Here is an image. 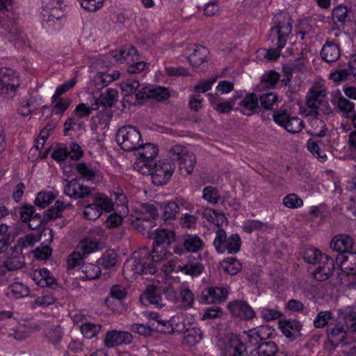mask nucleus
<instances>
[{"label":"nucleus","mask_w":356,"mask_h":356,"mask_svg":"<svg viewBox=\"0 0 356 356\" xmlns=\"http://www.w3.org/2000/svg\"><path fill=\"white\" fill-rule=\"evenodd\" d=\"M29 293V288L21 282H15L10 284L6 291L7 296L15 299L26 297Z\"/></svg>","instance_id":"42"},{"label":"nucleus","mask_w":356,"mask_h":356,"mask_svg":"<svg viewBox=\"0 0 356 356\" xmlns=\"http://www.w3.org/2000/svg\"><path fill=\"white\" fill-rule=\"evenodd\" d=\"M207 96L213 109L223 114L229 113L236 105L237 101L239 99V95H234L225 102H222L220 97L213 95V93H208Z\"/></svg>","instance_id":"18"},{"label":"nucleus","mask_w":356,"mask_h":356,"mask_svg":"<svg viewBox=\"0 0 356 356\" xmlns=\"http://www.w3.org/2000/svg\"><path fill=\"white\" fill-rule=\"evenodd\" d=\"M66 5L64 0H44L42 15L47 17L44 26H51V22H56V28L60 26V19L63 16V9Z\"/></svg>","instance_id":"10"},{"label":"nucleus","mask_w":356,"mask_h":356,"mask_svg":"<svg viewBox=\"0 0 356 356\" xmlns=\"http://www.w3.org/2000/svg\"><path fill=\"white\" fill-rule=\"evenodd\" d=\"M93 202L96 204L100 211H103L110 212L113 209V202L111 199L108 197L105 194L97 193L92 196Z\"/></svg>","instance_id":"43"},{"label":"nucleus","mask_w":356,"mask_h":356,"mask_svg":"<svg viewBox=\"0 0 356 356\" xmlns=\"http://www.w3.org/2000/svg\"><path fill=\"white\" fill-rule=\"evenodd\" d=\"M203 240L196 234H186L174 247L175 254L181 255L185 251L187 252L197 253L204 248Z\"/></svg>","instance_id":"12"},{"label":"nucleus","mask_w":356,"mask_h":356,"mask_svg":"<svg viewBox=\"0 0 356 356\" xmlns=\"http://www.w3.org/2000/svg\"><path fill=\"white\" fill-rule=\"evenodd\" d=\"M136 97L137 99H154L160 102L169 97V92L167 88L161 86L143 87L136 93Z\"/></svg>","instance_id":"21"},{"label":"nucleus","mask_w":356,"mask_h":356,"mask_svg":"<svg viewBox=\"0 0 356 356\" xmlns=\"http://www.w3.org/2000/svg\"><path fill=\"white\" fill-rule=\"evenodd\" d=\"M332 102L345 115H348L355 109V104L342 96L338 97Z\"/></svg>","instance_id":"53"},{"label":"nucleus","mask_w":356,"mask_h":356,"mask_svg":"<svg viewBox=\"0 0 356 356\" xmlns=\"http://www.w3.org/2000/svg\"><path fill=\"white\" fill-rule=\"evenodd\" d=\"M97 262L99 266H102L106 269H110L114 267L117 263V254L113 250L108 251Z\"/></svg>","instance_id":"52"},{"label":"nucleus","mask_w":356,"mask_h":356,"mask_svg":"<svg viewBox=\"0 0 356 356\" xmlns=\"http://www.w3.org/2000/svg\"><path fill=\"white\" fill-rule=\"evenodd\" d=\"M136 156L133 167L134 169L142 175H149L151 172V166L158 154V148L152 143H147L140 145L135 149Z\"/></svg>","instance_id":"3"},{"label":"nucleus","mask_w":356,"mask_h":356,"mask_svg":"<svg viewBox=\"0 0 356 356\" xmlns=\"http://www.w3.org/2000/svg\"><path fill=\"white\" fill-rule=\"evenodd\" d=\"M334 269L333 259L330 257H325L324 259L318 263V266L312 274L313 277L320 282L329 279Z\"/></svg>","instance_id":"24"},{"label":"nucleus","mask_w":356,"mask_h":356,"mask_svg":"<svg viewBox=\"0 0 356 356\" xmlns=\"http://www.w3.org/2000/svg\"><path fill=\"white\" fill-rule=\"evenodd\" d=\"M102 213L93 202L84 207L83 211V217L90 220L97 219L101 216Z\"/></svg>","instance_id":"64"},{"label":"nucleus","mask_w":356,"mask_h":356,"mask_svg":"<svg viewBox=\"0 0 356 356\" xmlns=\"http://www.w3.org/2000/svg\"><path fill=\"white\" fill-rule=\"evenodd\" d=\"M165 246L154 245L150 252L147 248H142L136 251L131 259L124 264V273L131 272L133 275L154 274L157 269L162 270V266L167 264L170 259L171 252Z\"/></svg>","instance_id":"1"},{"label":"nucleus","mask_w":356,"mask_h":356,"mask_svg":"<svg viewBox=\"0 0 356 356\" xmlns=\"http://www.w3.org/2000/svg\"><path fill=\"white\" fill-rule=\"evenodd\" d=\"M184 333L183 341L190 346H195L202 339V332L199 327L188 328Z\"/></svg>","instance_id":"45"},{"label":"nucleus","mask_w":356,"mask_h":356,"mask_svg":"<svg viewBox=\"0 0 356 356\" xmlns=\"http://www.w3.org/2000/svg\"><path fill=\"white\" fill-rule=\"evenodd\" d=\"M24 259L20 257H13L8 258L6 261H3V268L7 270L9 273L10 271L17 270L22 268L24 266Z\"/></svg>","instance_id":"60"},{"label":"nucleus","mask_w":356,"mask_h":356,"mask_svg":"<svg viewBox=\"0 0 356 356\" xmlns=\"http://www.w3.org/2000/svg\"><path fill=\"white\" fill-rule=\"evenodd\" d=\"M337 263L339 264L341 270L347 275L356 274V253L339 254L336 258Z\"/></svg>","instance_id":"30"},{"label":"nucleus","mask_w":356,"mask_h":356,"mask_svg":"<svg viewBox=\"0 0 356 356\" xmlns=\"http://www.w3.org/2000/svg\"><path fill=\"white\" fill-rule=\"evenodd\" d=\"M11 0H0V28H3L10 34L14 35L18 33L14 20L8 15L5 16V10L8 11L7 5Z\"/></svg>","instance_id":"31"},{"label":"nucleus","mask_w":356,"mask_h":356,"mask_svg":"<svg viewBox=\"0 0 356 356\" xmlns=\"http://www.w3.org/2000/svg\"><path fill=\"white\" fill-rule=\"evenodd\" d=\"M63 334V332L60 326L56 325L45 330L44 338L49 343L57 344L60 341Z\"/></svg>","instance_id":"48"},{"label":"nucleus","mask_w":356,"mask_h":356,"mask_svg":"<svg viewBox=\"0 0 356 356\" xmlns=\"http://www.w3.org/2000/svg\"><path fill=\"white\" fill-rule=\"evenodd\" d=\"M222 266L224 271L231 275H236L241 270L240 261L234 257L224 259Z\"/></svg>","instance_id":"50"},{"label":"nucleus","mask_w":356,"mask_h":356,"mask_svg":"<svg viewBox=\"0 0 356 356\" xmlns=\"http://www.w3.org/2000/svg\"><path fill=\"white\" fill-rule=\"evenodd\" d=\"M98 108V102L92 104L91 106H88L86 104L81 103L76 106L74 113L79 118H85L88 117L91 113L92 111L97 110Z\"/></svg>","instance_id":"57"},{"label":"nucleus","mask_w":356,"mask_h":356,"mask_svg":"<svg viewBox=\"0 0 356 356\" xmlns=\"http://www.w3.org/2000/svg\"><path fill=\"white\" fill-rule=\"evenodd\" d=\"M177 161L181 173L188 175L193 171L196 159L193 153L187 152Z\"/></svg>","instance_id":"35"},{"label":"nucleus","mask_w":356,"mask_h":356,"mask_svg":"<svg viewBox=\"0 0 356 356\" xmlns=\"http://www.w3.org/2000/svg\"><path fill=\"white\" fill-rule=\"evenodd\" d=\"M277 350V347L273 341L260 343L253 350H250V356H273Z\"/></svg>","instance_id":"36"},{"label":"nucleus","mask_w":356,"mask_h":356,"mask_svg":"<svg viewBox=\"0 0 356 356\" xmlns=\"http://www.w3.org/2000/svg\"><path fill=\"white\" fill-rule=\"evenodd\" d=\"M140 300L145 306L152 305L156 308H161L165 305L160 289L152 285L147 287L146 291L140 296Z\"/></svg>","instance_id":"22"},{"label":"nucleus","mask_w":356,"mask_h":356,"mask_svg":"<svg viewBox=\"0 0 356 356\" xmlns=\"http://www.w3.org/2000/svg\"><path fill=\"white\" fill-rule=\"evenodd\" d=\"M20 85L19 74L9 67L0 68V97L10 99L14 97Z\"/></svg>","instance_id":"6"},{"label":"nucleus","mask_w":356,"mask_h":356,"mask_svg":"<svg viewBox=\"0 0 356 356\" xmlns=\"http://www.w3.org/2000/svg\"><path fill=\"white\" fill-rule=\"evenodd\" d=\"M280 79V74L274 71L266 72L263 76L259 85L261 88H273Z\"/></svg>","instance_id":"51"},{"label":"nucleus","mask_w":356,"mask_h":356,"mask_svg":"<svg viewBox=\"0 0 356 356\" xmlns=\"http://www.w3.org/2000/svg\"><path fill=\"white\" fill-rule=\"evenodd\" d=\"M174 163L168 159H161L151 166L152 180L154 185L162 186L165 184L171 178L175 170Z\"/></svg>","instance_id":"8"},{"label":"nucleus","mask_w":356,"mask_h":356,"mask_svg":"<svg viewBox=\"0 0 356 356\" xmlns=\"http://www.w3.org/2000/svg\"><path fill=\"white\" fill-rule=\"evenodd\" d=\"M132 341L133 336L130 332L113 330L106 333L104 345L107 348H113L122 345H129Z\"/></svg>","instance_id":"15"},{"label":"nucleus","mask_w":356,"mask_h":356,"mask_svg":"<svg viewBox=\"0 0 356 356\" xmlns=\"http://www.w3.org/2000/svg\"><path fill=\"white\" fill-rule=\"evenodd\" d=\"M119 76L120 72L118 71H113L111 73L100 72L94 76V83L95 86L100 89L106 87L112 81L118 79Z\"/></svg>","instance_id":"37"},{"label":"nucleus","mask_w":356,"mask_h":356,"mask_svg":"<svg viewBox=\"0 0 356 356\" xmlns=\"http://www.w3.org/2000/svg\"><path fill=\"white\" fill-rule=\"evenodd\" d=\"M227 308L233 317L250 321L256 316L253 308L243 300H236L227 303Z\"/></svg>","instance_id":"13"},{"label":"nucleus","mask_w":356,"mask_h":356,"mask_svg":"<svg viewBox=\"0 0 356 356\" xmlns=\"http://www.w3.org/2000/svg\"><path fill=\"white\" fill-rule=\"evenodd\" d=\"M99 248V242L97 239L92 237H87L81 241L76 247V249L81 252L85 257L89 254L98 250Z\"/></svg>","instance_id":"40"},{"label":"nucleus","mask_w":356,"mask_h":356,"mask_svg":"<svg viewBox=\"0 0 356 356\" xmlns=\"http://www.w3.org/2000/svg\"><path fill=\"white\" fill-rule=\"evenodd\" d=\"M55 198L56 196L52 192L42 191L38 193L37 197L35 200V204L36 206L43 209L50 204Z\"/></svg>","instance_id":"58"},{"label":"nucleus","mask_w":356,"mask_h":356,"mask_svg":"<svg viewBox=\"0 0 356 356\" xmlns=\"http://www.w3.org/2000/svg\"><path fill=\"white\" fill-rule=\"evenodd\" d=\"M170 323L172 329L168 332L172 334L175 332H185L188 329L186 325L184 323V315H177L171 318L170 321H166V325Z\"/></svg>","instance_id":"49"},{"label":"nucleus","mask_w":356,"mask_h":356,"mask_svg":"<svg viewBox=\"0 0 356 356\" xmlns=\"http://www.w3.org/2000/svg\"><path fill=\"white\" fill-rule=\"evenodd\" d=\"M325 257H328L327 255H323L321 252L315 248H307L303 252V259L304 260L309 263L315 264L321 262L324 259Z\"/></svg>","instance_id":"47"},{"label":"nucleus","mask_w":356,"mask_h":356,"mask_svg":"<svg viewBox=\"0 0 356 356\" xmlns=\"http://www.w3.org/2000/svg\"><path fill=\"white\" fill-rule=\"evenodd\" d=\"M127 296L126 289L119 284L113 285L110 291L109 296L105 300L106 305L113 311L118 310L121 300Z\"/></svg>","instance_id":"26"},{"label":"nucleus","mask_w":356,"mask_h":356,"mask_svg":"<svg viewBox=\"0 0 356 356\" xmlns=\"http://www.w3.org/2000/svg\"><path fill=\"white\" fill-rule=\"evenodd\" d=\"M346 337V331L343 325H334L332 327L329 325L327 328V337L332 345L337 346L343 342Z\"/></svg>","instance_id":"38"},{"label":"nucleus","mask_w":356,"mask_h":356,"mask_svg":"<svg viewBox=\"0 0 356 356\" xmlns=\"http://www.w3.org/2000/svg\"><path fill=\"white\" fill-rule=\"evenodd\" d=\"M213 245L217 252L220 254L226 252L228 254H236L241 249V240L238 234H232L227 236L224 229L218 228Z\"/></svg>","instance_id":"5"},{"label":"nucleus","mask_w":356,"mask_h":356,"mask_svg":"<svg viewBox=\"0 0 356 356\" xmlns=\"http://www.w3.org/2000/svg\"><path fill=\"white\" fill-rule=\"evenodd\" d=\"M321 56L327 63L337 61L340 56L339 46L332 42H326L321 49Z\"/></svg>","instance_id":"34"},{"label":"nucleus","mask_w":356,"mask_h":356,"mask_svg":"<svg viewBox=\"0 0 356 356\" xmlns=\"http://www.w3.org/2000/svg\"><path fill=\"white\" fill-rule=\"evenodd\" d=\"M283 204L289 209H297L303 205L302 200L296 193H290L282 200Z\"/></svg>","instance_id":"61"},{"label":"nucleus","mask_w":356,"mask_h":356,"mask_svg":"<svg viewBox=\"0 0 356 356\" xmlns=\"http://www.w3.org/2000/svg\"><path fill=\"white\" fill-rule=\"evenodd\" d=\"M246 345L239 337L231 336L222 350L224 356H244L246 353Z\"/></svg>","instance_id":"20"},{"label":"nucleus","mask_w":356,"mask_h":356,"mask_svg":"<svg viewBox=\"0 0 356 356\" xmlns=\"http://www.w3.org/2000/svg\"><path fill=\"white\" fill-rule=\"evenodd\" d=\"M73 205L71 203H65L63 201H56L54 207L48 209L47 216L50 219H55L62 216V212L64 210L72 209Z\"/></svg>","instance_id":"46"},{"label":"nucleus","mask_w":356,"mask_h":356,"mask_svg":"<svg viewBox=\"0 0 356 356\" xmlns=\"http://www.w3.org/2000/svg\"><path fill=\"white\" fill-rule=\"evenodd\" d=\"M32 278L41 287H53L56 284V279L47 268L35 270L32 274Z\"/></svg>","instance_id":"32"},{"label":"nucleus","mask_w":356,"mask_h":356,"mask_svg":"<svg viewBox=\"0 0 356 356\" xmlns=\"http://www.w3.org/2000/svg\"><path fill=\"white\" fill-rule=\"evenodd\" d=\"M76 170L81 178L86 181L96 182L100 180L99 170L90 163L80 162L76 165Z\"/></svg>","instance_id":"27"},{"label":"nucleus","mask_w":356,"mask_h":356,"mask_svg":"<svg viewBox=\"0 0 356 356\" xmlns=\"http://www.w3.org/2000/svg\"><path fill=\"white\" fill-rule=\"evenodd\" d=\"M202 197L208 202L216 204L220 200V195L216 188L208 186L203 189Z\"/></svg>","instance_id":"56"},{"label":"nucleus","mask_w":356,"mask_h":356,"mask_svg":"<svg viewBox=\"0 0 356 356\" xmlns=\"http://www.w3.org/2000/svg\"><path fill=\"white\" fill-rule=\"evenodd\" d=\"M116 140L122 149L127 152L134 151L140 145L141 134L134 126H124L118 129Z\"/></svg>","instance_id":"7"},{"label":"nucleus","mask_w":356,"mask_h":356,"mask_svg":"<svg viewBox=\"0 0 356 356\" xmlns=\"http://www.w3.org/2000/svg\"><path fill=\"white\" fill-rule=\"evenodd\" d=\"M278 100V96L275 92H268L260 95L259 101L261 107L270 110Z\"/></svg>","instance_id":"62"},{"label":"nucleus","mask_w":356,"mask_h":356,"mask_svg":"<svg viewBox=\"0 0 356 356\" xmlns=\"http://www.w3.org/2000/svg\"><path fill=\"white\" fill-rule=\"evenodd\" d=\"M332 18L334 24L340 28L350 21L351 10L345 6L339 5L332 10Z\"/></svg>","instance_id":"33"},{"label":"nucleus","mask_w":356,"mask_h":356,"mask_svg":"<svg viewBox=\"0 0 356 356\" xmlns=\"http://www.w3.org/2000/svg\"><path fill=\"white\" fill-rule=\"evenodd\" d=\"M187 50L191 51L188 59L194 67H198L204 63L209 54L207 48L198 44H192L188 47Z\"/></svg>","instance_id":"29"},{"label":"nucleus","mask_w":356,"mask_h":356,"mask_svg":"<svg viewBox=\"0 0 356 356\" xmlns=\"http://www.w3.org/2000/svg\"><path fill=\"white\" fill-rule=\"evenodd\" d=\"M315 113L307 114L309 126L307 133L313 137L321 138L325 136L327 127L325 122Z\"/></svg>","instance_id":"28"},{"label":"nucleus","mask_w":356,"mask_h":356,"mask_svg":"<svg viewBox=\"0 0 356 356\" xmlns=\"http://www.w3.org/2000/svg\"><path fill=\"white\" fill-rule=\"evenodd\" d=\"M330 248L339 254H346L351 252L353 245V238L346 234H337L334 236L330 243Z\"/></svg>","instance_id":"25"},{"label":"nucleus","mask_w":356,"mask_h":356,"mask_svg":"<svg viewBox=\"0 0 356 356\" xmlns=\"http://www.w3.org/2000/svg\"><path fill=\"white\" fill-rule=\"evenodd\" d=\"M102 325L92 323H86L81 325L80 329L83 337L90 339L95 337L100 331Z\"/></svg>","instance_id":"54"},{"label":"nucleus","mask_w":356,"mask_h":356,"mask_svg":"<svg viewBox=\"0 0 356 356\" xmlns=\"http://www.w3.org/2000/svg\"><path fill=\"white\" fill-rule=\"evenodd\" d=\"M71 102L72 100L70 98L64 99L58 97L56 102H53V103H54V106L53 107L52 113L58 115H63L67 109Z\"/></svg>","instance_id":"63"},{"label":"nucleus","mask_w":356,"mask_h":356,"mask_svg":"<svg viewBox=\"0 0 356 356\" xmlns=\"http://www.w3.org/2000/svg\"><path fill=\"white\" fill-rule=\"evenodd\" d=\"M292 19L287 13H280L273 17L269 38L279 49H283L292 32Z\"/></svg>","instance_id":"2"},{"label":"nucleus","mask_w":356,"mask_h":356,"mask_svg":"<svg viewBox=\"0 0 356 356\" xmlns=\"http://www.w3.org/2000/svg\"><path fill=\"white\" fill-rule=\"evenodd\" d=\"M148 213L137 217L134 225L139 232H145L152 229L155 225V220L158 217L157 210L153 206L147 208Z\"/></svg>","instance_id":"23"},{"label":"nucleus","mask_w":356,"mask_h":356,"mask_svg":"<svg viewBox=\"0 0 356 356\" xmlns=\"http://www.w3.org/2000/svg\"><path fill=\"white\" fill-rule=\"evenodd\" d=\"M236 109L247 116L252 115L259 108V101L254 93L247 95L244 97L239 96Z\"/></svg>","instance_id":"19"},{"label":"nucleus","mask_w":356,"mask_h":356,"mask_svg":"<svg viewBox=\"0 0 356 356\" xmlns=\"http://www.w3.org/2000/svg\"><path fill=\"white\" fill-rule=\"evenodd\" d=\"M174 238L175 233L171 230L165 229L157 230L155 234L154 245H160L168 248Z\"/></svg>","instance_id":"41"},{"label":"nucleus","mask_w":356,"mask_h":356,"mask_svg":"<svg viewBox=\"0 0 356 356\" xmlns=\"http://www.w3.org/2000/svg\"><path fill=\"white\" fill-rule=\"evenodd\" d=\"M79 270L83 274L81 278L83 280H95L101 275V268L97 265L92 264H83L81 266Z\"/></svg>","instance_id":"44"},{"label":"nucleus","mask_w":356,"mask_h":356,"mask_svg":"<svg viewBox=\"0 0 356 356\" xmlns=\"http://www.w3.org/2000/svg\"><path fill=\"white\" fill-rule=\"evenodd\" d=\"M241 227L243 232L250 234L255 231L266 229L268 225L258 220H248L243 222Z\"/></svg>","instance_id":"55"},{"label":"nucleus","mask_w":356,"mask_h":356,"mask_svg":"<svg viewBox=\"0 0 356 356\" xmlns=\"http://www.w3.org/2000/svg\"><path fill=\"white\" fill-rule=\"evenodd\" d=\"M111 55L116 60L126 63L128 65L127 72L130 74L140 73L146 69L147 64L140 60L138 51L133 46H125L119 51H113Z\"/></svg>","instance_id":"4"},{"label":"nucleus","mask_w":356,"mask_h":356,"mask_svg":"<svg viewBox=\"0 0 356 356\" xmlns=\"http://www.w3.org/2000/svg\"><path fill=\"white\" fill-rule=\"evenodd\" d=\"M204 270L203 265L197 261H189L184 265L177 264L176 261H170L167 264L162 266V271L168 275L173 271L181 272L182 273L192 277L200 275Z\"/></svg>","instance_id":"11"},{"label":"nucleus","mask_w":356,"mask_h":356,"mask_svg":"<svg viewBox=\"0 0 356 356\" xmlns=\"http://www.w3.org/2000/svg\"><path fill=\"white\" fill-rule=\"evenodd\" d=\"M64 193L70 198L82 199L92 196V190L90 187L80 184L76 179L67 181L64 186Z\"/></svg>","instance_id":"17"},{"label":"nucleus","mask_w":356,"mask_h":356,"mask_svg":"<svg viewBox=\"0 0 356 356\" xmlns=\"http://www.w3.org/2000/svg\"><path fill=\"white\" fill-rule=\"evenodd\" d=\"M327 93V90L321 86H314L309 89L306 95V104L310 109L307 114H319V106L323 104L322 98L325 97Z\"/></svg>","instance_id":"16"},{"label":"nucleus","mask_w":356,"mask_h":356,"mask_svg":"<svg viewBox=\"0 0 356 356\" xmlns=\"http://www.w3.org/2000/svg\"><path fill=\"white\" fill-rule=\"evenodd\" d=\"M118 91L115 88H108L104 92L102 93L98 99L95 102H99L105 108H111L117 102Z\"/></svg>","instance_id":"39"},{"label":"nucleus","mask_w":356,"mask_h":356,"mask_svg":"<svg viewBox=\"0 0 356 356\" xmlns=\"http://www.w3.org/2000/svg\"><path fill=\"white\" fill-rule=\"evenodd\" d=\"M273 118L277 124L284 128L289 133H299L305 127V123L302 119L291 115L285 109L275 111Z\"/></svg>","instance_id":"9"},{"label":"nucleus","mask_w":356,"mask_h":356,"mask_svg":"<svg viewBox=\"0 0 356 356\" xmlns=\"http://www.w3.org/2000/svg\"><path fill=\"white\" fill-rule=\"evenodd\" d=\"M228 293L229 290L225 286L208 287L202 290L200 302L204 304H220L227 298Z\"/></svg>","instance_id":"14"},{"label":"nucleus","mask_w":356,"mask_h":356,"mask_svg":"<svg viewBox=\"0 0 356 356\" xmlns=\"http://www.w3.org/2000/svg\"><path fill=\"white\" fill-rule=\"evenodd\" d=\"M139 87L140 83L138 80L133 78L127 79L121 84V89L126 96H129L134 93L136 94Z\"/></svg>","instance_id":"59"}]
</instances>
